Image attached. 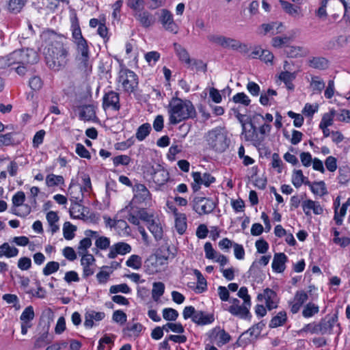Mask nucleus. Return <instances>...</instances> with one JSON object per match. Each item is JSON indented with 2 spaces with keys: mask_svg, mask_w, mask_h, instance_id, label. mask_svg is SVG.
Returning <instances> with one entry per match:
<instances>
[{
  "mask_svg": "<svg viewBox=\"0 0 350 350\" xmlns=\"http://www.w3.org/2000/svg\"><path fill=\"white\" fill-rule=\"evenodd\" d=\"M192 206L193 209L201 215L213 212L216 204L211 198L196 196L192 201Z\"/></svg>",
  "mask_w": 350,
  "mask_h": 350,
  "instance_id": "obj_7",
  "label": "nucleus"
},
{
  "mask_svg": "<svg viewBox=\"0 0 350 350\" xmlns=\"http://www.w3.org/2000/svg\"><path fill=\"white\" fill-rule=\"evenodd\" d=\"M165 285L161 282H154L152 290V297L154 301H157L158 299L162 296L164 293Z\"/></svg>",
  "mask_w": 350,
  "mask_h": 350,
  "instance_id": "obj_42",
  "label": "nucleus"
},
{
  "mask_svg": "<svg viewBox=\"0 0 350 350\" xmlns=\"http://www.w3.org/2000/svg\"><path fill=\"white\" fill-rule=\"evenodd\" d=\"M205 138L208 148L217 152H223L228 147L229 139L219 127L209 131Z\"/></svg>",
  "mask_w": 350,
  "mask_h": 350,
  "instance_id": "obj_4",
  "label": "nucleus"
},
{
  "mask_svg": "<svg viewBox=\"0 0 350 350\" xmlns=\"http://www.w3.org/2000/svg\"><path fill=\"white\" fill-rule=\"evenodd\" d=\"M47 40L45 47V60L47 66L55 71L63 69L68 62V48L64 44L63 36L53 31L44 33Z\"/></svg>",
  "mask_w": 350,
  "mask_h": 350,
  "instance_id": "obj_1",
  "label": "nucleus"
},
{
  "mask_svg": "<svg viewBox=\"0 0 350 350\" xmlns=\"http://www.w3.org/2000/svg\"><path fill=\"white\" fill-rule=\"evenodd\" d=\"M280 3L282 5V8L286 13L291 15H295L298 14V6L283 0H280Z\"/></svg>",
  "mask_w": 350,
  "mask_h": 350,
  "instance_id": "obj_54",
  "label": "nucleus"
},
{
  "mask_svg": "<svg viewBox=\"0 0 350 350\" xmlns=\"http://www.w3.org/2000/svg\"><path fill=\"white\" fill-rule=\"evenodd\" d=\"M137 214L139 219L146 221L147 224L154 219L153 214L148 213L144 208H139L137 211Z\"/></svg>",
  "mask_w": 350,
  "mask_h": 350,
  "instance_id": "obj_59",
  "label": "nucleus"
},
{
  "mask_svg": "<svg viewBox=\"0 0 350 350\" xmlns=\"http://www.w3.org/2000/svg\"><path fill=\"white\" fill-rule=\"evenodd\" d=\"M64 183V178L62 176L49 174L46 178V184L48 187L57 186Z\"/></svg>",
  "mask_w": 350,
  "mask_h": 350,
  "instance_id": "obj_47",
  "label": "nucleus"
},
{
  "mask_svg": "<svg viewBox=\"0 0 350 350\" xmlns=\"http://www.w3.org/2000/svg\"><path fill=\"white\" fill-rule=\"evenodd\" d=\"M211 337L218 338V344L221 345H225L228 343L231 339L230 334L227 333L224 329H221L219 327H216L212 329Z\"/></svg>",
  "mask_w": 350,
  "mask_h": 350,
  "instance_id": "obj_22",
  "label": "nucleus"
},
{
  "mask_svg": "<svg viewBox=\"0 0 350 350\" xmlns=\"http://www.w3.org/2000/svg\"><path fill=\"white\" fill-rule=\"evenodd\" d=\"M308 295L304 291H297L293 300L288 301L291 312L293 314L297 313L303 304L308 300Z\"/></svg>",
  "mask_w": 350,
  "mask_h": 350,
  "instance_id": "obj_12",
  "label": "nucleus"
},
{
  "mask_svg": "<svg viewBox=\"0 0 350 350\" xmlns=\"http://www.w3.org/2000/svg\"><path fill=\"white\" fill-rule=\"evenodd\" d=\"M151 131V126L149 123H144L139 126L137 129L135 134L136 138L139 141H143L149 134Z\"/></svg>",
  "mask_w": 350,
  "mask_h": 350,
  "instance_id": "obj_35",
  "label": "nucleus"
},
{
  "mask_svg": "<svg viewBox=\"0 0 350 350\" xmlns=\"http://www.w3.org/2000/svg\"><path fill=\"white\" fill-rule=\"evenodd\" d=\"M152 180L158 185H163L170 178L168 172L159 164L152 167Z\"/></svg>",
  "mask_w": 350,
  "mask_h": 350,
  "instance_id": "obj_14",
  "label": "nucleus"
},
{
  "mask_svg": "<svg viewBox=\"0 0 350 350\" xmlns=\"http://www.w3.org/2000/svg\"><path fill=\"white\" fill-rule=\"evenodd\" d=\"M72 36L75 43L81 42V40H85L77 19L72 21L71 25Z\"/></svg>",
  "mask_w": 350,
  "mask_h": 350,
  "instance_id": "obj_33",
  "label": "nucleus"
},
{
  "mask_svg": "<svg viewBox=\"0 0 350 350\" xmlns=\"http://www.w3.org/2000/svg\"><path fill=\"white\" fill-rule=\"evenodd\" d=\"M2 299L7 304H13V306L15 307L16 309H18L20 308V306L18 305L19 299L16 295L4 294L2 297Z\"/></svg>",
  "mask_w": 350,
  "mask_h": 350,
  "instance_id": "obj_63",
  "label": "nucleus"
},
{
  "mask_svg": "<svg viewBox=\"0 0 350 350\" xmlns=\"http://www.w3.org/2000/svg\"><path fill=\"white\" fill-rule=\"evenodd\" d=\"M18 250L15 247H11L8 243H4L0 245V258H13L18 255Z\"/></svg>",
  "mask_w": 350,
  "mask_h": 350,
  "instance_id": "obj_27",
  "label": "nucleus"
},
{
  "mask_svg": "<svg viewBox=\"0 0 350 350\" xmlns=\"http://www.w3.org/2000/svg\"><path fill=\"white\" fill-rule=\"evenodd\" d=\"M232 100L235 103H241L245 106H248L251 102L249 97L244 92H239L233 96Z\"/></svg>",
  "mask_w": 350,
  "mask_h": 350,
  "instance_id": "obj_58",
  "label": "nucleus"
},
{
  "mask_svg": "<svg viewBox=\"0 0 350 350\" xmlns=\"http://www.w3.org/2000/svg\"><path fill=\"white\" fill-rule=\"evenodd\" d=\"M338 314L335 313L333 315L327 314L319 322L322 328V334H331L335 325L339 326L337 323Z\"/></svg>",
  "mask_w": 350,
  "mask_h": 350,
  "instance_id": "obj_15",
  "label": "nucleus"
},
{
  "mask_svg": "<svg viewBox=\"0 0 350 350\" xmlns=\"http://www.w3.org/2000/svg\"><path fill=\"white\" fill-rule=\"evenodd\" d=\"M174 46L179 59L184 62L187 66H190L191 64V59L186 49L177 43H174Z\"/></svg>",
  "mask_w": 350,
  "mask_h": 350,
  "instance_id": "obj_30",
  "label": "nucleus"
},
{
  "mask_svg": "<svg viewBox=\"0 0 350 350\" xmlns=\"http://www.w3.org/2000/svg\"><path fill=\"white\" fill-rule=\"evenodd\" d=\"M350 206V198L347 199L345 203H344L340 209V213H338L337 211V209L335 210L334 212V220L336 221V224L338 226L342 225V217H344L346 214L347 207Z\"/></svg>",
  "mask_w": 350,
  "mask_h": 350,
  "instance_id": "obj_38",
  "label": "nucleus"
},
{
  "mask_svg": "<svg viewBox=\"0 0 350 350\" xmlns=\"http://www.w3.org/2000/svg\"><path fill=\"white\" fill-rule=\"evenodd\" d=\"M47 329H49V328H47ZM53 339V336L49 335L48 330H46L43 333L40 334L36 338L33 345L34 348L38 349L44 347L51 343Z\"/></svg>",
  "mask_w": 350,
  "mask_h": 350,
  "instance_id": "obj_26",
  "label": "nucleus"
},
{
  "mask_svg": "<svg viewBox=\"0 0 350 350\" xmlns=\"http://www.w3.org/2000/svg\"><path fill=\"white\" fill-rule=\"evenodd\" d=\"M193 273L196 276L198 280L197 288L200 290V292H203L206 289L207 283L206 279L204 278L202 274L198 269L193 270Z\"/></svg>",
  "mask_w": 350,
  "mask_h": 350,
  "instance_id": "obj_55",
  "label": "nucleus"
},
{
  "mask_svg": "<svg viewBox=\"0 0 350 350\" xmlns=\"http://www.w3.org/2000/svg\"><path fill=\"white\" fill-rule=\"evenodd\" d=\"M25 200V194L23 191H18L12 197V204L14 207L22 206Z\"/></svg>",
  "mask_w": 350,
  "mask_h": 350,
  "instance_id": "obj_64",
  "label": "nucleus"
},
{
  "mask_svg": "<svg viewBox=\"0 0 350 350\" xmlns=\"http://www.w3.org/2000/svg\"><path fill=\"white\" fill-rule=\"evenodd\" d=\"M76 61L77 62V67L81 71L85 73L91 71L92 65L90 62V55H77Z\"/></svg>",
  "mask_w": 350,
  "mask_h": 350,
  "instance_id": "obj_28",
  "label": "nucleus"
},
{
  "mask_svg": "<svg viewBox=\"0 0 350 350\" xmlns=\"http://www.w3.org/2000/svg\"><path fill=\"white\" fill-rule=\"evenodd\" d=\"M92 245L91 239L88 237L81 240L79 242V245L78 246V252L79 254L88 253L87 250L90 248Z\"/></svg>",
  "mask_w": 350,
  "mask_h": 350,
  "instance_id": "obj_60",
  "label": "nucleus"
},
{
  "mask_svg": "<svg viewBox=\"0 0 350 350\" xmlns=\"http://www.w3.org/2000/svg\"><path fill=\"white\" fill-rule=\"evenodd\" d=\"M59 269V264L58 262L50 261L44 267L42 273L44 275H49L57 271Z\"/></svg>",
  "mask_w": 350,
  "mask_h": 350,
  "instance_id": "obj_49",
  "label": "nucleus"
},
{
  "mask_svg": "<svg viewBox=\"0 0 350 350\" xmlns=\"http://www.w3.org/2000/svg\"><path fill=\"white\" fill-rule=\"evenodd\" d=\"M38 60V53L33 49L16 50L0 57V68L5 69L15 65L31 66L36 64Z\"/></svg>",
  "mask_w": 350,
  "mask_h": 350,
  "instance_id": "obj_3",
  "label": "nucleus"
},
{
  "mask_svg": "<svg viewBox=\"0 0 350 350\" xmlns=\"http://www.w3.org/2000/svg\"><path fill=\"white\" fill-rule=\"evenodd\" d=\"M96 247L101 250H105L110 247V239L106 237H98L95 241Z\"/></svg>",
  "mask_w": 350,
  "mask_h": 350,
  "instance_id": "obj_56",
  "label": "nucleus"
},
{
  "mask_svg": "<svg viewBox=\"0 0 350 350\" xmlns=\"http://www.w3.org/2000/svg\"><path fill=\"white\" fill-rule=\"evenodd\" d=\"M144 327L139 323H128L126 326L123 329L122 332L125 335L129 336L138 337L142 331Z\"/></svg>",
  "mask_w": 350,
  "mask_h": 350,
  "instance_id": "obj_23",
  "label": "nucleus"
},
{
  "mask_svg": "<svg viewBox=\"0 0 350 350\" xmlns=\"http://www.w3.org/2000/svg\"><path fill=\"white\" fill-rule=\"evenodd\" d=\"M325 84L323 80L319 77H312L310 82V87L314 93H321L325 88Z\"/></svg>",
  "mask_w": 350,
  "mask_h": 350,
  "instance_id": "obj_39",
  "label": "nucleus"
},
{
  "mask_svg": "<svg viewBox=\"0 0 350 350\" xmlns=\"http://www.w3.org/2000/svg\"><path fill=\"white\" fill-rule=\"evenodd\" d=\"M288 258L284 253H275L272 262V269L275 272L282 273L286 268Z\"/></svg>",
  "mask_w": 350,
  "mask_h": 350,
  "instance_id": "obj_18",
  "label": "nucleus"
},
{
  "mask_svg": "<svg viewBox=\"0 0 350 350\" xmlns=\"http://www.w3.org/2000/svg\"><path fill=\"white\" fill-rule=\"evenodd\" d=\"M27 0H9L8 9L10 12L18 13L25 6Z\"/></svg>",
  "mask_w": 350,
  "mask_h": 350,
  "instance_id": "obj_34",
  "label": "nucleus"
},
{
  "mask_svg": "<svg viewBox=\"0 0 350 350\" xmlns=\"http://www.w3.org/2000/svg\"><path fill=\"white\" fill-rule=\"evenodd\" d=\"M79 118L84 121L92 120L96 118L94 107L92 105H86L81 107Z\"/></svg>",
  "mask_w": 350,
  "mask_h": 350,
  "instance_id": "obj_24",
  "label": "nucleus"
},
{
  "mask_svg": "<svg viewBox=\"0 0 350 350\" xmlns=\"http://www.w3.org/2000/svg\"><path fill=\"white\" fill-rule=\"evenodd\" d=\"M34 311L31 306H27L22 312L20 319L22 322L30 323L34 318Z\"/></svg>",
  "mask_w": 350,
  "mask_h": 350,
  "instance_id": "obj_48",
  "label": "nucleus"
},
{
  "mask_svg": "<svg viewBox=\"0 0 350 350\" xmlns=\"http://www.w3.org/2000/svg\"><path fill=\"white\" fill-rule=\"evenodd\" d=\"M311 191L316 195L323 196L327 193L325 184L323 181L314 182L311 185Z\"/></svg>",
  "mask_w": 350,
  "mask_h": 350,
  "instance_id": "obj_41",
  "label": "nucleus"
},
{
  "mask_svg": "<svg viewBox=\"0 0 350 350\" xmlns=\"http://www.w3.org/2000/svg\"><path fill=\"white\" fill-rule=\"evenodd\" d=\"M308 66L318 70H325L329 67V62L323 57H313L308 59Z\"/></svg>",
  "mask_w": 350,
  "mask_h": 350,
  "instance_id": "obj_25",
  "label": "nucleus"
},
{
  "mask_svg": "<svg viewBox=\"0 0 350 350\" xmlns=\"http://www.w3.org/2000/svg\"><path fill=\"white\" fill-rule=\"evenodd\" d=\"M126 4L131 9L136 12H140L144 8V0H128Z\"/></svg>",
  "mask_w": 350,
  "mask_h": 350,
  "instance_id": "obj_62",
  "label": "nucleus"
},
{
  "mask_svg": "<svg viewBox=\"0 0 350 350\" xmlns=\"http://www.w3.org/2000/svg\"><path fill=\"white\" fill-rule=\"evenodd\" d=\"M118 82L121 83L127 92H133L138 85L137 75L127 68H122L119 72Z\"/></svg>",
  "mask_w": 350,
  "mask_h": 350,
  "instance_id": "obj_6",
  "label": "nucleus"
},
{
  "mask_svg": "<svg viewBox=\"0 0 350 350\" xmlns=\"http://www.w3.org/2000/svg\"><path fill=\"white\" fill-rule=\"evenodd\" d=\"M287 321V315L285 311L279 312L274 316L269 324L270 328H275L284 325Z\"/></svg>",
  "mask_w": 350,
  "mask_h": 350,
  "instance_id": "obj_29",
  "label": "nucleus"
},
{
  "mask_svg": "<svg viewBox=\"0 0 350 350\" xmlns=\"http://www.w3.org/2000/svg\"><path fill=\"white\" fill-rule=\"evenodd\" d=\"M222 47L235 51L241 50L245 51L247 49L246 44L241 43L238 40L226 36H224Z\"/></svg>",
  "mask_w": 350,
  "mask_h": 350,
  "instance_id": "obj_20",
  "label": "nucleus"
},
{
  "mask_svg": "<svg viewBox=\"0 0 350 350\" xmlns=\"http://www.w3.org/2000/svg\"><path fill=\"white\" fill-rule=\"evenodd\" d=\"M142 265V258L139 255H131L126 262V265L134 269L138 270Z\"/></svg>",
  "mask_w": 350,
  "mask_h": 350,
  "instance_id": "obj_40",
  "label": "nucleus"
},
{
  "mask_svg": "<svg viewBox=\"0 0 350 350\" xmlns=\"http://www.w3.org/2000/svg\"><path fill=\"white\" fill-rule=\"evenodd\" d=\"M237 295L243 299V302H245V305L251 307L252 302H251V297L248 295V291L247 288L245 286L241 287V288L239 290Z\"/></svg>",
  "mask_w": 350,
  "mask_h": 350,
  "instance_id": "obj_61",
  "label": "nucleus"
},
{
  "mask_svg": "<svg viewBox=\"0 0 350 350\" xmlns=\"http://www.w3.org/2000/svg\"><path fill=\"white\" fill-rule=\"evenodd\" d=\"M187 218L185 214H179L175 219V228L180 234H183L187 230Z\"/></svg>",
  "mask_w": 350,
  "mask_h": 350,
  "instance_id": "obj_32",
  "label": "nucleus"
},
{
  "mask_svg": "<svg viewBox=\"0 0 350 350\" xmlns=\"http://www.w3.org/2000/svg\"><path fill=\"white\" fill-rule=\"evenodd\" d=\"M159 21L165 30L174 34L178 33V27L174 21L172 14L168 10H161Z\"/></svg>",
  "mask_w": 350,
  "mask_h": 350,
  "instance_id": "obj_8",
  "label": "nucleus"
},
{
  "mask_svg": "<svg viewBox=\"0 0 350 350\" xmlns=\"http://www.w3.org/2000/svg\"><path fill=\"white\" fill-rule=\"evenodd\" d=\"M103 107L105 110L111 108L118 111L120 108L119 94L113 91L105 93L103 98Z\"/></svg>",
  "mask_w": 350,
  "mask_h": 350,
  "instance_id": "obj_11",
  "label": "nucleus"
},
{
  "mask_svg": "<svg viewBox=\"0 0 350 350\" xmlns=\"http://www.w3.org/2000/svg\"><path fill=\"white\" fill-rule=\"evenodd\" d=\"M259 301H265L266 308L269 310H271L278 308V297L277 293L272 289L267 288L263 291L262 293H260L257 296Z\"/></svg>",
  "mask_w": 350,
  "mask_h": 350,
  "instance_id": "obj_10",
  "label": "nucleus"
},
{
  "mask_svg": "<svg viewBox=\"0 0 350 350\" xmlns=\"http://www.w3.org/2000/svg\"><path fill=\"white\" fill-rule=\"evenodd\" d=\"M148 230L154 236L156 241L161 240L163 238V228L161 226L157 223L154 219L151 221L148 224H147Z\"/></svg>",
  "mask_w": 350,
  "mask_h": 350,
  "instance_id": "obj_31",
  "label": "nucleus"
},
{
  "mask_svg": "<svg viewBox=\"0 0 350 350\" xmlns=\"http://www.w3.org/2000/svg\"><path fill=\"white\" fill-rule=\"evenodd\" d=\"M291 40V38L287 36L284 37H274L272 39V45L275 48L286 47Z\"/></svg>",
  "mask_w": 350,
  "mask_h": 350,
  "instance_id": "obj_57",
  "label": "nucleus"
},
{
  "mask_svg": "<svg viewBox=\"0 0 350 350\" xmlns=\"http://www.w3.org/2000/svg\"><path fill=\"white\" fill-rule=\"evenodd\" d=\"M301 206L304 213L307 216L311 215V211H312L315 215H321L323 213V208L319 202L312 200L303 201Z\"/></svg>",
  "mask_w": 350,
  "mask_h": 350,
  "instance_id": "obj_16",
  "label": "nucleus"
},
{
  "mask_svg": "<svg viewBox=\"0 0 350 350\" xmlns=\"http://www.w3.org/2000/svg\"><path fill=\"white\" fill-rule=\"evenodd\" d=\"M276 95V91L272 89H269L267 92H262L260 97V104L264 106L271 105L269 101H271L273 100L272 96Z\"/></svg>",
  "mask_w": 350,
  "mask_h": 350,
  "instance_id": "obj_43",
  "label": "nucleus"
},
{
  "mask_svg": "<svg viewBox=\"0 0 350 350\" xmlns=\"http://www.w3.org/2000/svg\"><path fill=\"white\" fill-rule=\"evenodd\" d=\"M75 44L77 45V55H90L89 46L88 44V41L86 40L82 41L81 40V42Z\"/></svg>",
  "mask_w": 350,
  "mask_h": 350,
  "instance_id": "obj_52",
  "label": "nucleus"
},
{
  "mask_svg": "<svg viewBox=\"0 0 350 350\" xmlns=\"http://www.w3.org/2000/svg\"><path fill=\"white\" fill-rule=\"evenodd\" d=\"M335 113L336 111L334 109H332L329 113H324L319 124V126H323L325 128L332 126Z\"/></svg>",
  "mask_w": 350,
  "mask_h": 350,
  "instance_id": "obj_46",
  "label": "nucleus"
},
{
  "mask_svg": "<svg viewBox=\"0 0 350 350\" xmlns=\"http://www.w3.org/2000/svg\"><path fill=\"white\" fill-rule=\"evenodd\" d=\"M131 292V289L126 284H120L117 285H113L109 288V293L111 294H116L118 293H122L129 294Z\"/></svg>",
  "mask_w": 350,
  "mask_h": 350,
  "instance_id": "obj_51",
  "label": "nucleus"
},
{
  "mask_svg": "<svg viewBox=\"0 0 350 350\" xmlns=\"http://www.w3.org/2000/svg\"><path fill=\"white\" fill-rule=\"evenodd\" d=\"M215 320L213 314L206 313L201 310H196L193 318V322L201 325L213 323Z\"/></svg>",
  "mask_w": 350,
  "mask_h": 350,
  "instance_id": "obj_19",
  "label": "nucleus"
},
{
  "mask_svg": "<svg viewBox=\"0 0 350 350\" xmlns=\"http://www.w3.org/2000/svg\"><path fill=\"white\" fill-rule=\"evenodd\" d=\"M319 311V308L314 303H308L303 309L302 315L305 318H309L317 314Z\"/></svg>",
  "mask_w": 350,
  "mask_h": 350,
  "instance_id": "obj_37",
  "label": "nucleus"
},
{
  "mask_svg": "<svg viewBox=\"0 0 350 350\" xmlns=\"http://www.w3.org/2000/svg\"><path fill=\"white\" fill-rule=\"evenodd\" d=\"M163 329L166 332L170 330L174 333L183 334L185 332L183 326L180 323H167L163 325Z\"/></svg>",
  "mask_w": 350,
  "mask_h": 350,
  "instance_id": "obj_50",
  "label": "nucleus"
},
{
  "mask_svg": "<svg viewBox=\"0 0 350 350\" xmlns=\"http://www.w3.org/2000/svg\"><path fill=\"white\" fill-rule=\"evenodd\" d=\"M131 246L125 242H118L109 247V252L107 255L110 259L115 258L118 255H125L131 252Z\"/></svg>",
  "mask_w": 350,
  "mask_h": 350,
  "instance_id": "obj_13",
  "label": "nucleus"
},
{
  "mask_svg": "<svg viewBox=\"0 0 350 350\" xmlns=\"http://www.w3.org/2000/svg\"><path fill=\"white\" fill-rule=\"evenodd\" d=\"M241 135H244V138L245 141L247 142H254V145H260V143L264 140L265 137L261 136L258 137L257 133H254V132H252L251 130L247 131L245 130V132H243V130H242Z\"/></svg>",
  "mask_w": 350,
  "mask_h": 350,
  "instance_id": "obj_36",
  "label": "nucleus"
},
{
  "mask_svg": "<svg viewBox=\"0 0 350 350\" xmlns=\"http://www.w3.org/2000/svg\"><path fill=\"white\" fill-rule=\"evenodd\" d=\"M167 111L170 122L172 124L193 119L197 116L195 107L189 100H183L177 96L173 97L170 101Z\"/></svg>",
  "mask_w": 350,
  "mask_h": 350,
  "instance_id": "obj_2",
  "label": "nucleus"
},
{
  "mask_svg": "<svg viewBox=\"0 0 350 350\" xmlns=\"http://www.w3.org/2000/svg\"><path fill=\"white\" fill-rule=\"evenodd\" d=\"M163 317L166 321H174L178 317V312L175 309L171 308H164L163 310Z\"/></svg>",
  "mask_w": 350,
  "mask_h": 350,
  "instance_id": "obj_53",
  "label": "nucleus"
},
{
  "mask_svg": "<svg viewBox=\"0 0 350 350\" xmlns=\"http://www.w3.org/2000/svg\"><path fill=\"white\" fill-rule=\"evenodd\" d=\"M305 178L301 170H295L292 176V183L296 188H299L304 183Z\"/></svg>",
  "mask_w": 350,
  "mask_h": 350,
  "instance_id": "obj_45",
  "label": "nucleus"
},
{
  "mask_svg": "<svg viewBox=\"0 0 350 350\" xmlns=\"http://www.w3.org/2000/svg\"><path fill=\"white\" fill-rule=\"evenodd\" d=\"M134 197L129 206H126L124 208L121 209L118 214H122L125 212L126 210H129L130 212L132 209V204H142L146 205L147 202L150 200V193L146 187L143 184L137 183L133 187Z\"/></svg>",
  "mask_w": 350,
  "mask_h": 350,
  "instance_id": "obj_5",
  "label": "nucleus"
},
{
  "mask_svg": "<svg viewBox=\"0 0 350 350\" xmlns=\"http://www.w3.org/2000/svg\"><path fill=\"white\" fill-rule=\"evenodd\" d=\"M134 16L144 28H148L155 23V18L151 13L146 10L137 12L135 13Z\"/></svg>",
  "mask_w": 350,
  "mask_h": 350,
  "instance_id": "obj_17",
  "label": "nucleus"
},
{
  "mask_svg": "<svg viewBox=\"0 0 350 350\" xmlns=\"http://www.w3.org/2000/svg\"><path fill=\"white\" fill-rule=\"evenodd\" d=\"M77 230V227L71 224L69 221H66L64 224L63 233L64 237L67 240H71L74 238V232Z\"/></svg>",
  "mask_w": 350,
  "mask_h": 350,
  "instance_id": "obj_44",
  "label": "nucleus"
},
{
  "mask_svg": "<svg viewBox=\"0 0 350 350\" xmlns=\"http://www.w3.org/2000/svg\"><path fill=\"white\" fill-rule=\"evenodd\" d=\"M232 305L228 308V310L232 315L239 317L241 319H250L251 314L250 312V306H245V302L240 305V301L237 298L231 300Z\"/></svg>",
  "mask_w": 350,
  "mask_h": 350,
  "instance_id": "obj_9",
  "label": "nucleus"
},
{
  "mask_svg": "<svg viewBox=\"0 0 350 350\" xmlns=\"http://www.w3.org/2000/svg\"><path fill=\"white\" fill-rule=\"evenodd\" d=\"M284 53L291 58H296L299 56H306L308 51L306 49L298 46L286 45L284 49Z\"/></svg>",
  "mask_w": 350,
  "mask_h": 350,
  "instance_id": "obj_21",
  "label": "nucleus"
}]
</instances>
